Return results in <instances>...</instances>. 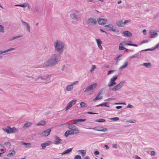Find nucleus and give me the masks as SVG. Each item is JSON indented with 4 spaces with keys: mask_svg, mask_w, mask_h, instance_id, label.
I'll return each instance as SVG.
<instances>
[{
    "mask_svg": "<svg viewBox=\"0 0 159 159\" xmlns=\"http://www.w3.org/2000/svg\"><path fill=\"white\" fill-rule=\"evenodd\" d=\"M61 55L54 53L43 65L44 67H50L54 66L58 64L61 60Z\"/></svg>",
    "mask_w": 159,
    "mask_h": 159,
    "instance_id": "obj_1",
    "label": "nucleus"
},
{
    "mask_svg": "<svg viewBox=\"0 0 159 159\" xmlns=\"http://www.w3.org/2000/svg\"><path fill=\"white\" fill-rule=\"evenodd\" d=\"M61 55L54 53L43 65L44 67H50L54 66L58 64L61 60Z\"/></svg>",
    "mask_w": 159,
    "mask_h": 159,
    "instance_id": "obj_2",
    "label": "nucleus"
},
{
    "mask_svg": "<svg viewBox=\"0 0 159 159\" xmlns=\"http://www.w3.org/2000/svg\"><path fill=\"white\" fill-rule=\"evenodd\" d=\"M54 45L55 51L61 55L64 50V48L65 46L64 43L57 40L54 42Z\"/></svg>",
    "mask_w": 159,
    "mask_h": 159,
    "instance_id": "obj_3",
    "label": "nucleus"
},
{
    "mask_svg": "<svg viewBox=\"0 0 159 159\" xmlns=\"http://www.w3.org/2000/svg\"><path fill=\"white\" fill-rule=\"evenodd\" d=\"M2 130L9 134L13 133H17L19 131V130L16 128L13 127L11 128L9 126H7L6 128H2Z\"/></svg>",
    "mask_w": 159,
    "mask_h": 159,
    "instance_id": "obj_4",
    "label": "nucleus"
},
{
    "mask_svg": "<svg viewBox=\"0 0 159 159\" xmlns=\"http://www.w3.org/2000/svg\"><path fill=\"white\" fill-rule=\"evenodd\" d=\"M97 86V84L96 83L87 86L84 91V92H87L92 90L96 88Z\"/></svg>",
    "mask_w": 159,
    "mask_h": 159,
    "instance_id": "obj_5",
    "label": "nucleus"
},
{
    "mask_svg": "<svg viewBox=\"0 0 159 159\" xmlns=\"http://www.w3.org/2000/svg\"><path fill=\"white\" fill-rule=\"evenodd\" d=\"M117 75L113 76L111 79L110 81L108 84L107 86L108 87H111L115 85L116 84V83L115 82V81L117 79Z\"/></svg>",
    "mask_w": 159,
    "mask_h": 159,
    "instance_id": "obj_6",
    "label": "nucleus"
},
{
    "mask_svg": "<svg viewBox=\"0 0 159 159\" xmlns=\"http://www.w3.org/2000/svg\"><path fill=\"white\" fill-rule=\"evenodd\" d=\"M125 82L121 81L118 84L116 85L112 88V90L114 91H116L118 89H120L122 87L123 85L125 83Z\"/></svg>",
    "mask_w": 159,
    "mask_h": 159,
    "instance_id": "obj_7",
    "label": "nucleus"
},
{
    "mask_svg": "<svg viewBox=\"0 0 159 159\" xmlns=\"http://www.w3.org/2000/svg\"><path fill=\"white\" fill-rule=\"evenodd\" d=\"M97 21L99 24L103 25L106 23L107 21V20L106 19H103L99 17L98 18Z\"/></svg>",
    "mask_w": 159,
    "mask_h": 159,
    "instance_id": "obj_8",
    "label": "nucleus"
},
{
    "mask_svg": "<svg viewBox=\"0 0 159 159\" xmlns=\"http://www.w3.org/2000/svg\"><path fill=\"white\" fill-rule=\"evenodd\" d=\"M87 24L89 25H91L93 24L95 25L97 24V21L96 19H93L90 17L87 20Z\"/></svg>",
    "mask_w": 159,
    "mask_h": 159,
    "instance_id": "obj_9",
    "label": "nucleus"
},
{
    "mask_svg": "<svg viewBox=\"0 0 159 159\" xmlns=\"http://www.w3.org/2000/svg\"><path fill=\"white\" fill-rule=\"evenodd\" d=\"M55 140L54 141V143L56 145L61 144L62 143V140L57 136H55Z\"/></svg>",
    "mask_w": 159,
    "mask_h": 159,
    "instance_id": "obj_10",
    "label": "nucleus"
},
{
    "mask_svg": "<svg viewBox=\"0 0 159 159\" xmlns=\"http://www.w3.org/2000/svg\"><path fill=\"white\" fill-rule=\"evenodd\" d=\"M51 143V142L50 141H48L45 142L41 144L42 149H44L46 146L49 145Z\"/></svg>",
    "mask_w": 159,
    "mask_h": 159,
    "instance_id": "obj_11",
    "label": "nucleus"
},
{
    "mask_svg": "<svg viewBox=\"0 0 159 159\" xmlns=\"http://www.w3.org/2000/svg\"><path fill=\"white\" fill-rule=\"evenodd\" d=\"M70 18L74 20L77 21L79 19L77 15L74 12H72L71 13L70 15Z\"/></svg>",
    "mask_w": 159,
    "mask_h": 159,
    "instance_id": "obj_12",
    "label": "nucleus"
},
{
    "mask_svg": "<svg viewBox=\"0 0 159 159\" xmlns=\"http://www.w3.org/2000/svg\"><path fill=\"white\" fill-rule=\"evenodd\" d=\"M51 131V129H48L43 132L42 134L43 135L45 136H47L49 135Z\"/></svg>",
    "mask_w": 159,
    "mask_h": 159,
    "instance_id": "obj_13",
    "label": "nucleus"
},
{
    "mask_svg": "<svg viewBox=\"0 0 159 159\" xmlns=\"http://www.w3.org/2000/svg\"><path fill=\"white\" fill-rule=\"evenodd\" d=\"M158 35V34L155 32H150L149 38H155L157 37Z\"/></svg>",
    "mask_w": 159,
    "mask_h": 159,
    "instance_id": "obj_14",
    "label": "nucleus"
},
{
    "mask_svg": "<svg viewBox=\"0 0 159 159\" xmlns=\"http://www.w3.org/2000/svg\"><path fill=\"white\" fill-rule=\"evenodd\" d=\"M122 33L124 34L123 36L125 37H131L132 35V33L128 31H124Z\"/></svg>",
    "mask_w": 159,
    "mask_h": 159,
    "instance_id": "obj_15",
    "label": "nucleus"
},
{
    "mask_svg": "<svg viewBox=\"0 0 159 159\" xmlns=\"http://www.w3.org/2000/svg\"><path fill=\"white\" fill-rule=\"evenodd\" d=\"M128 42H131V41H128L127 42H126L125 41H124L123 42H122V43H124L125 45H129V46H135V47H137L138 46V45L137 44H133V43H128Z\"/></svg>",
    "mask_w": 159,
    "mask_h": 159,
    "instance_id": "obj_16",
    "label": "nucleus"
},
{
    "mask_svg": "<svg viewBox=\"0 0 159 159\" xmlns=\"http://www.w3.org/2000/svg\"><path fill=\"white\" fill-rule=\"evenodd\" d=\"M108 103H109L108 102L103 103L100 104L99 105H96L94 107H98L99 106H101V107H110V106H109L107 105Z\"/></svg>",
    "mask_w": 159,
    "mask_h": 159,
    "instance_id": "obj_17",
    "label": "nucleus"
},
{
    "mask_svg": "<svg viewBox=\"0 0 159 159\" xmlns=\"http://www.w3.org/2000/svg\"><path fill=\"white\" fill-rule=\"evenodd\" d=\"M116 25L119 27H123V22L122 20H117L116 22Z\"/></svg>",
    "mask_w": 159,
    "mask_h": 159,
    "instance_id": "obj_18",
    "label": "nucleus"
},
{
    "mask_svg": "<svg viewBox=\"0 0 159 159\" xmlns=\"http://www.w3.org/2000/svg\"><path fill=\"white\" fill-rule=\"evenodd\" d=\"M72 150V148H70L66 149V150L65 151L61 153V155L63 156L64 155L66 154H68L70 153V152H71Z\"/></svg>",
    "mask_w": 159,
    "mask_h": 159,
    "instance_id": "obj_19",
    "label": "nucleus"
},
{
    "mask_svg": "<svg viewBox=\"0 0 159 159\" xmlns=\"http://www.w3.org/2000/svg\"><path fill=\"white\" fill-rule=\"evenodd\" d=\"M11 152V150H10L9 151V153L7 154V157H12L15 155L16 152L14 150L12 151V152Z\"/></svg>",
    "mask_w": 159,
    "mask_h": 159,
    "instance_id": "obj_20",
    "label": "nucleus"
},
{
    "mask_svg": "<svg viewBox=\"0 0 159 159\" xmlns=\"http://www.w3.org/2000/svg\"><path fill=\"white\" fill-rule=\"evenodd\" d=\"M86 120L85 119H75L73 120L74 122V124H76L79 122H81L85 121Z\"/></svg>",
    "mask_w": 159,
    "mask_h": 159,
    "instance_id": "obj_21",
    "label": "nucleus"
},
{
    "mask_svg": "<svg viewBox=\"0 0 159 159\" xmlns=\"http://www.w3.org/2000/svg\"><path fill=\"white\" fill-rule=\"evenodd\" d=\"M46 124V122L45 120H42L39 121L38 123L36 124L37 126H43L44 125Z\"/></svg>",
    "mask_w": 159,
    "mask_h": 159,
    "instance_id": "obj_22",
    "label": "nucleus"
},
{
    "mask_svg": "<svg viewBox=\"0 0 159 159\" xmlns=\"http://www.w3.org/2000/svg\"><path fill=\"white\" fill-rule=\"evenodd\" d=\"M33 124L32 122H27L24 124L23 127L28 128L30 127V126L32 125Z\"/></svg>",
    "mask_w": 159,
    "mask_h": 159,
    "instance_id": "obj_23",
    "label": "nucleus"
},
{
    "mask_svg": "<svg viewBox=\"0 0 159 159\" xmlns=\"http://www.w3.org/2000/svg\"><path fill=\"white\" fill-rule=\"evenodd\" d=\"M143 65L148 68H150L152 67V65L150 63H144Z\"/></svg>",
    "mask_w": 159,
    "mask_h": 159,
    "instance_id": "obj_24",
    "label": "nucleus"
},
{
    "mask_svg": "<svg viewBox=\"0 0 159 159\" xmlns=\"http://www.w3.org/2000/svg\"><path fill=\"white\" fill-rule=\"evenodd\" d=\"M78 152H80V153H81L83 157H84L86 153V151L83 150H79L78 151Z\"/></svg>",
    "mask_w": 159,
    "mask_h": 159,
    "instance_id": "obj_25",
    "label": "nucleus"
},
{
    "mask_svg": "<svg viewBox=\"0 0 159 159\" xmlns=\"http://www.w3.org/2000/svg\"><path fill=\"white\" fill-rule=\"evenodd\" d=\"M68 128L71 129V130H73L74 129H75L77 127L76 126L72 125H68Z\"/></svg>",
    "mask_w": 159,
    "mask_h": 159,
    "instance_id": "obj_26",
    "label": "nucleus"
},
{
    "mask_svg": "<svg viewBox=\"0 0 159 159\" xmlns=\"http://www.w3.org/2000/svg\"><path fill=\"white\" fill-rule=\"evenodd\" d=\"M51 77V75H48L44 76L43 80H44L46 81H48L49 80Z\"/></svg>",
    "mask_w": 159,
    "mask_h": 159,
    "instance_id": "obj_27",
    "label": "nucleus"
},
{
    "mask_svg": "<svg viewBox=\"0 0 159 159\" xmlns=\"http://www.w3.org/2000/svg\"><path fill=\"white\" fill-rule=\"evenodd\" d=\"M72 85L71 84V85H68L66 87V89L68 91H70L71 89H72L73 88V87H72Z\"/></svg>",
    "mask_w": 159,
    "mask_h": 159,
    "instance_id": "obj_28",
    "label": "nucleus"
},
{
    "mask_svg": "<svg viewBox=\"0 0 159 159\" xmlns=\"http://www.w3.org/2000/svg\"><path fill=\"white\" fill-rule=\"evenodd\" d=\"M72 106V105L71 104V102H69L66 105V111H67L70 108H71Z\"/></svg>",
    "mask_w": 159,
    "mask_h": 159,
    "instance_id": "obj_29",
    "label": "nucleus"
},
{
    "mask_svg": "<svg viewBox=\"0 0 159 159\" xmlns=\"http://www.w3.org/2000/svg\"><path fill=\"white\" fill-rule=\"evenodd\" d=\"M99 96H99V95L97 94V95L96 97L95 98H94V99H93V100L94 101H95L97 100H101V99H102V97L101 96L99 97Z\"/></svg>",
    "mask_w": 159,
    "mask_h": 159,
    "instance_id": "obj_30",
    "label": "nucleus"
},
{
    "mask_svg": "<svg viewBox=\"0 0 159 159\" xmlns=\"http://www.w3.org/2000/svg\"><path fill=\"white\" fill-rule=\"evenodd\" d=\"M122 42L121 43H120L119 45V50L120 51L125 49V48L123 46V44L122 43Z\"/></svg>",
    "mask_w": 159,
    "mask_h": 159,
    "instance_id": "obj_31",
    "label": "nucleus"
},
{
    "mask_svg": "<svg viewBox=\"0 0 159 159\" xmlns=\"http://www.w3.org/2000/svg\"><path fill=\"white\" fill-rule=\"evenodd\" d=\"M128 63L127 62H125L124 63V64L120 67V68H119V69H122L124 68H125L126 67L128 66Z\"/></svg>",
    "mask_w": 159,
    "mask_h": 159,
    "instance_id": "obj_32",
    "label": "nucleus"
},
{
    "mask_svg": "<svg viewBox=\"0 0 159 159\" xmlns=\"http://www.w3.org/2000/svg\"><path fill=\"white\" fill-rule=\"evenodd\" d=\"M95 121L96 122H103L106 121V120L104 119H99L97 120H95Z\"/></svg>",
    "mask_w": 159,
    "mask_h": 159,
    "instance_id": "obj_33",
    "label": "nucleus"
},
{
    "mask_svg": "<svg viewBox=\"0 0 159 159\" xmlns=\"http://www.w3.org/2000/svg\"><path fill=\"white\" fill-rule=\"evenodd\" d=\"M110 119L113 121H117L119 120V118L118 117H115L113 118H110Z\"/></svg>",
    "mask_w": 159,
    "mask_h": 159,
    "instance_id": "obj_34",
    "label": "nucleus"
},
{
    "mask_svg": "<svg viewBox=\"0 0 159 159\" xmlns=\"http://www.w3.org/2000/svg\"><path fill=\"white\" fill-rule=\"evenodd\" d=\"M80 107H81L83 108L85 107H86L87 104L84 102H81L80 103Z\"/></svg>",
    "mask_w": 159,
    "mask_h": 159,
    "instance_id": "obj_35",
    "label": "nucleus"
},
{
    "mask_svg": "<svg viewBox=\"0 0 159 159\" xmlns=\"http://www.w3.org/2000/svg\"><path fill=\"white\" fill-rule=\"evenodd\" d=\"M154 50L153 48H148L144 50H142L140 51V52H143L144 51H153Z\"/></svg>",
    "mask_w": 159,
    "mask_h": 159,
    "instance_id": "obj_36",
    "label": "nucleus"
},
{
    "mask_svg": "<svg viewBox=\"0 0 159 159\" xmlns=\"http://www.w3.org/2000/svg\"><path fill=\"white\" fill-rule=\"evenodd\" d=\"M108 31H112L114 32H119V30H116L115 29L112 28L111 27H110V28L108 29Z\"/></svg>",
    "mask_w": 159,
    "mask_h": 159,
    "instance_id": "obj_37",
    "label": "nucleus"
},
{
    "mask_svg": "<svg viewBox=\"0 0 159 159\" xmlns=\"http://www.w3.org/2000/svg\"><path fill=\"white\" fill-rule=\"evenodd\" d=\"M73 131L74 132L75 134H77L79 132V131L77 127H76L75 129H74Z\"/></svg>",
    "mask_w": 159,
    "mask_h": 159,
    "instance_id": "obj_38",
    "label": "nucleus"
},
{
    "mask_svg": "<svg viewBox=\"0 0 159 159\" xmlns=\"http://www.w3.org/2000/svg\"><path fill=\"white\" fill-rule=\"evenodd\" d=\"M22 144L25 145H27V146H26L27 147H30L31 146V144L30 143H27L23 142H22Z\"/></svg>",
    "mask_w": 159,
    "mask_h": 159,
    "instance_id": "obj_39",
    "label": "nucleus"
},
{
    "mask_svg": "<svg viewBox=\"0 0 159 159\" xmlns=\"http://www.w3.org/2000/svg\"><path fill=\"white\" fill-rule=\"evenodd\" d=\"M96 42H97L98 45L99 44H101L102 43V42L101 41V40L99 39H96Z\"/></svg>",
    "mask_w": 159,
    "mask_h": 159,
    "instance_id": "obj_40",
    "label": "nucleus"
},
{
    "mask_svg": "<svg viewBox=\"0 0 159 159\" xmlns=\"http://www.w3.org/2000/svg\"><path fill=\"white\" fill-rule=\"evenodd\" d=\"M0 31L2 33H4V27L1 25H0Z\"/></svg>",
    "mask_w": 159,
    "mask_h": 159,
    "instance_id": "obj_41",
    "label": "nucleus"
},
{
    "mask_svg": "<svg viewBox=\"0 0 159 159\" xmlns=\"http://www.w3.org/2000/svg\"><path fill=\"white\" fill-rule=\"evenodd\" d=\"M111 26L112 27H113V26L111 25V24H110L108 25H105L104 26V27L105 28H107V29L108 30L110 28V27H111V26Z\"/></svg>",
    "mask_w": 159,
    "mask_h": 159,
    "instance_id": "obj_42",
    "label": "nucleus"
},
{
    "mask_svg": "<svg viewBox=\"0 0 159 159\" xmlns=\"http://www.w3.org/2000/svg\"><path fill=\"white\" fill-rule=\"evenodd\" d=\"M14 49H15V48H11L9 49H8L4 51V53L7 52L9 51H11L12 50H13Z\"/></svg>",
    "mask_w": 159,
    "mask_h": 159,
    "instance_id": "obj_43",
    "label": "nucleus"
},
{
    "mask_svg": "<svg viewBox=\"0 0 159 159\" xmlns=\"http://www.w3.org/2000/svg\"><path fill=\"white\" fill-rule=\"evenodd\" d=\"M70 131L69 130L66 131L64 133V136L66 137H67L69 135V132H70Z\"/></svg>",
    "mask_w": 159,
    "mask_h": 159,
    "instance_id": "obj_44",
    "label": "nucleus"
},
{
    "mask_svg": "<svg viewBox=\"0 0 159 159\" xmlns=\"http://www.w3.org/2000/svg\"><path fill=\"white\" fill-rule=\"evenodd\" d=\"M77 101V100L76 99H73L70 101V102H71V104L73 105L75 104Z\"/></svg>",
    "mask_w": 159,
    "mask_h": 159,
    "instance_id": "obj_45",
    "label": "nucleus"
},
{
    "mask_svg": "<svg viewBox=\"0 0 159 159\" xmlns=\"http://www.w3.org/2000/svg\"><path fill=\"white\" fill-rule=\"evenodd\" d=\"M31 78L34 80V81L35 82H36L37 81V78H36L34 75H32V76H31Z\"/></svg>",
    "mask_w": 159,
    "mask_h": 159,
    "instance_id": "obj_46",
    "label": "nucleus"
},
{
    "mask_svg": "<svg viewBox=\"0 0 159 159\" xmlns=\"http://www.w3.org/2000/svg\"><path fill=\"white\" fill-rule=\"evenodd\" d=\"M96 66L94 65H93L92 66V67L90 70V72H92L94 70Z\"/></svg>",
    "mask_w": 159,
    "mask_h": 159,
    "instance_id": "obj_47",
    "label": "nucleus"
},
{
    "mask_svg": "<svg viewBox=\"0 0 159 159\" xmlns=\"http://www.w3.org/2000/svg\"><path fill=\"white\" fill-rule=\"evenodd\" d=\"M116 71V70H109L107 72L108 75H109L111 74L112 73Z\"/></svg>",
    "mask_w": 159,
    "mask_h": 159,
    "instance_id": "obj_48",
    "label": "nucleus"
},
{
    "mask_svg": "<svg viewBox=\"0 0 159 159\" xmlns=\"http://www.w3.org/2000/svg\"><path fill=\"white\" fill-rule=\"evenodd\" d=\"M26 26V30L29 32H30V26L28 24Z\"/></svg>",
    "mask_w": 159,
    "mask_h": 159,
    "instance_id": "obj_49",
    "label": "nucleus"
},
{
    "mask_svg": "<svg viewBox=\"0 0 159 159\" xmlns=\"http://www.w3.org/2000/svg\"><path fill=\"white\" fill-rule=\"evenodd\" d=\"M74 159H82V158L80 155H77L74 157Z\"/></svg>",
    "mask_w": 159,
    "mask_h": 159,
    "instance_id": "obj_50",
    "label": "nucleus"
},
{
    "mask_svg": "<svg viewBox=\"0 0 159 159\" xmlns=\"http://www.w3.org/2000/svg\"><path fill=\"white\" fill-rule=\"evenodd\" d=\"M26 4L24 3L23 4L20 5V6H19V7H26Z\"/></svg>",
    "mask_w": 159,
    "mask_h": 159,
    "instance_id": "obj_51",
    "label": "nucleus"
},
{
    "mask_svg": "<svg viewBox=\"0 0 159 159\" xmlns=\"http://www.w3.org/2000/svg\"><path fill=\"white\" fill-rule=\"evenodd\" d=\"M21 21L22 22V25L24 26H26L28 24L25 21H23V20H21Z\"/></svg>",
    "mask_w": 159,
    "mask_h": 159,
    "instance_id": "obj_52",
    "label": "nucleus"
},
{
    "mask_svg": "<svg viewBox=\"0 0 159 159\" xmlns=\"http://www.w3.org/2000/svg\"><path fill=\"white\" fill-rule=\"evenodd\" d=\"M130 22V20H125L124 22H123V25L127 23H129Z\"/></svg>",
    "mask_w": 159,
    "mask_h": 159,
    "instance_id": "obj_53",
    "label": "nucleus"
},
{
    "mask_svg": "<svg viewBox=\"0 0 159 159\" xmlns=\"http://www.w3.org/2000/svg\"><path fill=\"white\" fill-rule=\"evenodd\" d=\"M104 89L103 88L99 92L98 95L100 96L101 94H102V92L104 90Z\"/></svg>",
    "mask_w": 159,
    "mask_h": 159,
    "instance_id": "obj_54",
    "label": "nucleus"
},
{
    "mask_svg": "<svg viewBox=\"0 0 159 159\" xmlns=\"http://www.w3.org/2000/svg\"><path fill=\"white\" fill-rule=\"evenodd\" d=\"M43 79H44V76L42 77V76H39V77H38L37 78V80H39V79H41V80H43Z\"/></svg>",
    "mask_w": 159,
    "mask_h": 159,
    "instance_id": "obj_55",
    "label": "nucleus"
},
{
    "mask_svg": "<svg viewBox=\"0 0 159 159\" xmlns=\"http://www.w3.org/2000/svg\"><path fill=\"white\" fill-rule=\"evenodd\" d=\"M108 129L107 128H103L102 127V129L101 131H107Z\"/></svg>",
    "mask_w": 159,
    "mask_h": 159,
    "instance_id": "obj_56",
    "label": "nucleus"
},
{
    "mask_svg": "<svg viewBox=\"0 0 159 159\" xmlns=\"http://www.w3.org/2000/svg\"><path fill=\"white\" fill-rule=\"evenodd\" d=\"M135 120H126V122H129L131 123H134L135 122Z\"/></svg>",
    "mask_w": 159,
    "mask_h": 159,
    "instance_id": "obj_57",
    "label": "nucleus"
},
{
    "mask_svg": "<svg viewBox=\"0 0 159 159\" xmlns=\"http://www.w3.org/2000/svg\"><path fill=\"white\" fill-rule=\"evenodd\" d=\"M87 113L88 114H91V115L98 114V113H94V112H87Z\"/></svg>",
    "mask_w": 159,
    "mask_h": 159,
    "instance_id": "obj_58",
    "label": "nucleus"
},
{
    "mask_svg": "<svg viewBox=\"0 0 159 159\" xmlns=\"http://www.w3.org/2000/svg\"><path fill=\"white\" fill-rule=\"evenodd\" d=\"M4 144L6 146H11V143L9 142H7L4 143Z\"/></svg>",
    "mask_w": 159,
    "mask_h": 159,
    "instance_id": "obj_59",
    "label": "nucleus"
},
{
    "mask_svg": "<svg viewBox=\"0 0 159 159\" xmlns=\"http://www.w3.org/2000/svg\"><path fill=\"white\" fill-rule=\"evenodd\" d=\"M97 131H101L102 129V127L98 126L97 127Z\"/></svg>",
    "mask_w": 159,
    "mask_h": 159,
    "instance_id": "obj_60",
    "label": "nucleus"
},
{
    "mask_svg": "<svg viewBox=\"0 0 159 159\" xmlns=\"http://www.w3.org/2000/svg\"><path fill=\"white\" fill-rule=\"evenodd\" d=\"M148 42V40H143V41H142L141 42V43H140V44H142L143 43H147Z\"/></svg>",
    "mask_w": 159,
    "mask_h": 159,
    "instance_id": "obj_61",
    "label": "nucleus"
},
{
    "mask_svg": "<svg viewBox=\"0 0 159 159\" xmlns=\"http://www.w3.org/2000/svg\"><path fill=\"white\" fill-rule=\"evenodd\" d=\"M69 131H70V132H69V135H72L75 134L74 132L73 131V130H71Z\"/></svg>",
    "mask_w": 159,
    "mask_h": 159,
    "instance_id": "obj_62",
    "label": "nucleus"
},
{
    "mask_svg": "<svg viewBox=\"0 0 159 159\" xmlns=\"http://www.w3.org/2000/svg\"><path fill=\"white\" fill-rule=\"evenodd\" d=\"M99 154H100V153H99V152L98 151H95L94 152V154L95 155H98Z\"/></svg>",
    "mask_w": 159,
    "mask_h": 159,
    "instance_id": "obj_63",
    "label": "nucleus"
},
{
    "mask_svg": "<svg viewBox=\"0 0 159 159\" xmlns=\"http://www.w3.org/2000/svg\"><path fill=\"white\" fill-rule=\"evenodd\" d=\"M133 107H134L132 105L130 104H129L126 107V108H133Z\"/></svg>",
    "mask_w": 159,
    "mask_h": 159,
    "instance_id": "obj_64",
    "label": "nucleus"
}]
</instances>
